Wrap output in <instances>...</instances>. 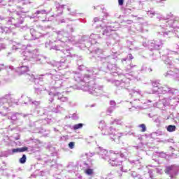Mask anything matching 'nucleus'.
<instances>
[{
	"label": "nucleus",
	"mask_w": 179,
	"mask_h": 179,
	"mask_svg": "<svg viewBox=\"0 0 179 179\" xmlns=\"http://www.w3.org/2000/svg\"><path fill=\"white\" fill-rule=\"evenodd\" d=\"M131 55V57H130L131 59H133L134 57H132V55Z\"/></svg>",
	"instance_id": "nucleus-14"
},
{
	"label": "nucleus",
	"mask_w": 179,
	"mask_h": 179,
	"mask_svg": "<svg viewBox=\"0 0 179 179\" xmlns=\"http://www.w3.org/2000/svg\"><path fill=\"white\" fill-rule=\"evenodd\" d=\"M69 148L70 149H73V148H75V142H70L69 143Z\"/></svg>",
	"instance_id": "nucleus-7"
},
{
	"label": "nucleus",
	"mask_w": 179,
	"mask_h": 179,
	"mask_svg": "<svg viewBox=\"0 0 179 179\" xmlns=\"http://www.w3.org/2000/svg\"><path fill=\"white\" fill-rule=\"evenodd\" d=\"M27 150H29V148L22 147V148H20V153H22L23 152H27Z\"/></svg>",
	"instance_id": "nucleus-6"
},
{
	"label": "nucleus",
	"mask_w": 179,
	"mask_h": 179,
	"mask_svg": "<svg viewBox=\"0 0 179 179\" xmlns=\"http://www.w3.org/2000/svg\"><path fill=\"white\" fill-rule=\"evenodd\" d=\"M83 124L82 123H80V124H75L73 128L75 131H76L77 129H80V128H83Z\"/></svg>",
	"instance_id": "nucleus-2"
},
{
	"label": "nucleus",
	"mask_w": 179,
	"mask_h": 179,
	"mask_svg": "<svg viewBox=\"0 0 179 179\" xmlns=\"http://www.w3.org/2000/svg\"><path fill=\"white\" fill-rule=\"evenodd\" d=\"M85 173L87 174L88 176H92V174H93V169H86L85 170Z\"/></svg>",
	"instance_id": "nucleus-5"
},
{
	"label": "nucleus",
	"mask_w": 179,
	"mask_h": 179,
	"mask_svg": "<svg viewBox=\"0 0 179 179\" xmlns=\"http://www.w3.org/2000/svg\"><path fill=\"white\" fill-rule=\"evenodd\" d=\"M26 160H27L26 155H23L22 157L20 159V163H21V164H24V163H26Z\"/></svg>",
	"instance_id": "nucleus-3"
},
{
	"label": "nucleus",
	"mask_w": 179,
	"mask_h": 179,
	"mask_svg": "<svg viewBox=\"0 0 179 179\" xmlns=\"http://www.w3.org/2000/svg\"><path fill=\"white\" fill-rule=\"evenodd\" d=\"M139 127L141 128V132H146V125L145 124H141Z\"/></svg>",
	"instance_id": "nucleus-4"
},
{
	"label": "nucleus",
	"mask_w": 179,
	"mask_h": 179,
	"mask_svg": "<svg viewBox=\"0 0 179 179\" xmlns=\"http://www.w3.org/2000/svg\"><path fill=\"white\" fill-rule=\"evenodd\" d=\"M0 101H2V99H0Z\"/></svg>",
	"instance_id": "nucleus-16"
},
{
	"label": "nucleus",
	"mask_w": 179,
	"mask_h": 179,
	"mask_svg": "<svg viewBox=\"0 0 179 179\" xmlns=\"http://www.w3.org/2000/svg\"><path fill=\"white\" fill-rule=\"evenodd\" d=\"M43 13H45V10H38L36 12V15H43Z\"/></svg>",
	"instance_id": "nucleus-8"
},
{
	"label": "nucleus",
	"mask_w": 179,
	"mask_h": 179,
	"mask_svg": "<svg viewBox=\"0 0 179 179\" xmlns=\"http://www.w3.org/2000/svg\"><path fill=\"white\" fill-rule=\"evenodd\" d=\"M160 1H166V0H160Z\"/></svg>",
	"instance_id": "nucleus-15"
},
{
	"label": "nucleus",
	"mask_w": 179,
	"mask_h": 179,
	"mask_svg": "<svg viewBox=\"0 0 179 179\" xmlns=\"http://www.w3.org/2000/svg\"><path fill=\"white\" fill-rule=\"evenodd\" d=\"M110 106H115V101H110Z\"/></svg>",
	"instance_id": "nucleus-12"
},
{
	"label": "nucleus",
	"mask_w": 179,
	"mask_h": 179,
	"mask_svg": "<svg viewBox=\"0 0 179 179\" xmlns=\"http://www.w3.org/2000/svg\"><path fill=\"white\" fill-rule=\"evenodd\" d=\"M168 132H174L176 131V126L175 125H169L167 127Z\"/></svg>",
	"instance_id": "nucleus-1"
},
{
	"label": "nucleus",
	"mask_w": 179,
	"mask_h": 179,
	"mask_svg": "<svg viewBox=\"0 0 179 179\" xmlns=\"http://www.w3.org/2000/svg\"><path fill=\"white\" fill-rule=\"evenodd\" d=\"M13 153H20V148H14L12 150Z\"/></svg>",
	"instance_id": "nucleus-9"
},
{
	"label": "nucleus",
	"mask_w": 179,
	"mask_h": 179,
	"mask_svg": "<svg viewBox=\"0 0 179 179\" xmlns=\"http://www.w3.org/2000/svg\"><path fill=\"white\" fill-rule=\"evenodd\" d=\"M5 99L10 100V101L12 100V98H10V95H6Z\"/></svg>",
	"instance_id": "nucleus-11"
},
{
	"label": "nucleus",
	"mask_w": 179,
	"mask_h": 179,
	"mask_svg": "<svg viewBox=\"0 0 179 179\" xmlns=\"http://www.w3.org/2000/svg\"><path fill=\"white\" fill-rule=\"evenodd\" d=\"M118 5L122 6L124 5V0H118Z\"/></svg>",
	"instance_id": "nucleus-10"
},
{
	"label": "nucleus",
	"mask_w": 179,
	"mask_h": 179,
	"mask_svg": "<svg viewBox=\"0 0 179 179\" xmlns=\"http://www.w3.org/2000/svg\"><path fill=\"white\" fill-rule=\"evenodd\" d=\"M108 113H109L110 114H111V113H113V110L111 109H108Z\"/></svg>",
	"instance_id": "nucleus-13"
}]
</instances>
